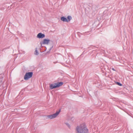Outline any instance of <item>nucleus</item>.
Here are the masks:
<instances>
[{"label":"nucleus","mask_w":133,"mask_h":133,"mask_svg":"<svg viewBox=\"0 0 133 133\" xmlns=\"http://www.w3.org/2000/svg\"><path fill=\"white\" fill-rule=\"evenodd\" d=\"M78 133H88V131L86 125L82 124L76 128Z\"/></svg>","instance_id":"nucleus-1"},{"label":"nucleus","mask_w":133,"mask_h":133,"mask_svg":"<svg viewBox=\"0 0 133 133\" xmlns=\"http://www.w3.org/2000/svg\"><path fill=\"white\" fill-rule=\"evenodd\" d=\"M63 84V83L62 82H58L57 83H55L54 84H51L50 85V89H52L62 85Z\"/></svg>","instance_id":"nucleus-2"},{"label":"nucleus","mask_w":133,"mask_h":133,"mask_svg":"<svg viewBox=\"0 0 133 133\" xmlns=\"http://www.w3.org/2000/svg\"><path fill=\"white\" fill-rule=\"evenodd\" d=\"M61 111V110H59L58 111H57L56 112L53 114L48 115L47 116L48 118L51 119L56 117L59 114Z\"/></svg>","instance_id":"nucleus-3"},{"label":"nucleus","mask_w":133,"mask_h":133,"mask_svg":"<svg viewBox=\"0 0 133 133\" xmlns=\"http://www.w3.org/2000/svg\"><path fill=\"white\" fill-rule=\"evenodd\" d=\"M33 73L32 72L26 73L24 76V79L25 80H27L29 78L32 77Z\"/></svg>","instance_id":"nucleus-4"},{"label":"nucleus","mask_w":133,"mask_h":133,"mask_svg":"<svg viewBox=\"0 0 133 133\" xmlns=\"http://www.w3.org/2000/svg\"><path fill=\"white\" fill-rule=\"evenodd\" d=\"M50 41V40L48 39H45L42 42H40V44L42 45V44H48Z\"/></svg>","instance_id":"nucleus-5"},{"label":"nucleus","mask_w":133,"mask_h":133,"mask_svg":"<svg viewBox=\"0 0 133 133\" xmlns=\"http://www.w3.org/2000/svg\"><path fill=\"white\" fill-rule=\"evenodd\" d=\"M45 37V35L41 33H38L37 36V37L39 38H42Z\"/></svg>","instance_id":"nucleus-6"},{"label":"nucleus","mask_w":133,"mask_h":133,"mask_svg":"<svg viewBox=\"0 0 133 133\" xmlns=\"http://www.w3.org/2000/svg\"><path fill=\"white\" fill-rule=\"evenodd\" d=\"M61 20L63 22H68V21L67 18L63 16L61 17Z\"/></svg>","instance_id":"nucleus-7"},{"label":"nucleus","mask_w":133,"mask_h":133,"mask_svg":"<svg viewBox=\"0 0 133 133\" xmlns=\"http://www.w3.org/2000/svg\"><path fill=\"white\" fill-rule=\"evenodd\" d=\"M72 19V17L71 16H69L67 17V19L68 20V22L70 21Z\"/></svg>","instance_id":"nucleus-8"},{"label":"nucleus","mask_w":133,"mask_h":133,"mask_svg":"<svg viewBox=\"0 0 133 133\" xmlns=\"http://www.w3.org/2000/svg\"><path fill=\"white\" fill-rule=\"evenodd\" d=\"M35 54L36 55H37L38 54V52L37 51V48H36L35 50Z\"/></svg>","instance_id":"nucleus-9"},{"label":"nucleus","mask_w":133,"mask_h":133,"mask_svg":"<svg viewBox=\"0 0 133 133\" xmlns=\"http://www.w3.org/2000/svg\"><path fill=\"white\" fill-rule=\"evenodd\" d=\"M65 124L69 128H70V125L69 123H65Z\"/></svg>","instance_id":"nucleus-10"},{"label":"nucleus","mask_w":133,"mask_h":133,"mask_svg":"<svg viewBox=\"0 0 133 133\" xmlns=\"http://www.w3.org/2000/svg\"><path fill=\"white\" fill-rule=\"evenodd\" d=\"M117 84L119 85L120 86H122V84L120 83H119V82H117Z\"/></svg>","instance_id":"nucleus-11"},{"label":"nucleus","mask_w":133,"mask_h":133,"mask_svg":"<svg viewBox=\"0 0 133 133\" xmlns=\"http://www.w3.org/2000/svg\"><path fill=\"white\" fill-rule=\"evenodd\" d=\"M2 80V77H0V82H1Z\"/></svg>","instance_id":"nucleus-12"},{"label":"nucleus","mask_w":133,"mask_h":133,"mask_svg":"<svg viewBox=\"0 0 133 133\" xmlns=\"http://www.w3.org/2000/svg\"><path fill=\"white\" fill-rule=\"evenodd\" d=\"M53 47V46H52L51 48H50V50L51 49H52V48Z\"/></svg>","instance_id":"nucleus-13"},{"label":"nucleus","mask_w":133,"mask_h":133,"mask_svg":"<svg viewBox=\"0 0 133 133\" xmlns=\"http://www.w3.org/2000/svg\"><path fill=\"white\" fill-rule=\"evenodd\" d=\"M112 70H114V71H115V70L114 69V68H112Z\"/></svg>","instance_id":"nucleus-14"}]
</instances>
